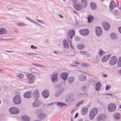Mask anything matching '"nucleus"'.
<instances>
[{
    "instance_id": "a19ab883",
    "label": "nucleus",
    "mask_w": 121,
    "mask_h": 121,
    "mask_svg": "<svg viewBox=\"0 0 121 121\" xmlns=\"http://www.w3.org/2000/svg\"><path fill=\"white\" fill-rule=\"evenodd\" d=\"M32 64L33 65H35V66H38V67H46V66H43V65H41L37 64V63H35V64L32 63Z\"/></svg>"
},
{
    "instance_id": "052dcab7",
    "label": "nucleus",
    "mask_w": 121,
    "mask_h": 121,
    "mask_svg": "<svg viewBox=\"0 0 121 121\" xmlns=\"http://www.w3.org/2000/svg\"><path fill=\"white\" fill-rule=\"evenodd\" d=\"M103 76L104 77H107V74H103Z\"/></svg>"
},
{
    "instance_id": "c03bdc74",
    "label": "nucleus",
    "mask_w": 121,
    "mask_h": 121,
    "mask_svg": "<svg viewBox=\"0 0 121 121\" xmlns=\"http://www.w3.org/2000/svg\"><path fill=\"white\" fill-rule=\"evenodd\" d=\"M111 88V86L110 85H107L106 87L105 90L106 91L108 90Z\"/></svg>"
},
{
    "instance_id": "aec40b11",
    "label": "nucleus",
    "mask_w": 121,
    "mask_h": 121,
    "mask_svg": "<svg viewBox=\"0 0 121 121\" xmlns=\"http://www.w3.org/2000/svg\"><path fill=\"white\" fill-rule=\"evenodd\" d=\"M68 76L67 73L65 72H64L62 73L60 75L61 78L64 81L65 80L67 79Z\"/></svg>"
},
{
    "instance_id": "5fc2aeb1",
    "label": "nucleus",
    "mask_w": 121,
    "mask_h": 121,
    "mask_svg": "<svg viewBox=\"0 0 121 121\" xmlns=\"http://www.w3.org/2000/svg\"><path fill=\"white\" fill-rule=\"evenodd\" d=\"M114 13L116 15H117L118 14V11L117 10H115L114 11Z\"/></svg>"
},
{
    "instance_id": "c9c22d12",
    "label": "nucleus",
    "mask_w": 121,
    "mask_h": 121,
    "mask_svg": "<svg viewBox=\"0 0 121 121\" xmlns=\"http://www.w3.org/2000/svg\"><path fill=\"white\" fill-rule=\"evenodd\" d=\"M110 36L111 38L113 39H115L117 38L116 36V34L114 33H111L110 35Z\"/></svg>"
},
{
    "instance_id": "2f4dec72",
    "label": "nucleus",
    "mask_w": 121,
    "mask_h": 121,
    "mask_svg": "<svg viewBox=\"0 0 121 121\" xmlns=\"http://www.w3.org/2000/svg\"><path fill=\"white\" fill-rule=\"evenodd\" d=\"M101 86L100 83L99 82H98L97 83L95 84V89L97 91H99L100 89Z\"/></svg>"
},
{
    "instance_id": "f03ea898",
    "label": "nucleus",
    "mask_w": 121,
    "mask_h": 121,
    "mask_svg": "<svg viewBox=\"0 0 121 121\" xmlns=\"http://www.w3.org/2000/svg\"><path fill=\"white\" fill-rule=\"evenodd\" d=\"M35 113L37 114V117L40 119H43L46 117V115L43 111L41 109H37Z\"/></svg>"
},
{
    "instance_id": "bb28decb",
    "label": "nucleus",
    "mask_w": 121,
    "mask_h": 121,
    "mask_svg": "<svg viewBox=\"0 0 121 121\" xmlns=\"http://www.w3.org/2000/svg\"><path fill=\"white\" fill-rule=\"evenodd\" d=\"M22 121H29V118L26 115H24L22 116L21 117Z\"/></svg>"
},
{
    "instance_id": "3c124183",
    "label": "nucleus",
    "mask_w": 121,
    "mask_h": 121,
    "mask_svg": "<svg viewBox=\"0 0 121 121\" xmlns=\"http://www.w3.org/2000/svg\"><path fill=\"white\" fill-rule=\"evenodd\" d=\"M36 20L38 22H39L42 23L43 24L44 23V22L43 21L41 20L38 19H37Z\"/></svg>"
},
{
    "instance_id": "774afa93",
    "label": "nucleus",
    "mask_w": 121,
    "mask_h": 121,
    "mask_svg": "<svg viewBox=\"0 0 121 121\" xmlns=\"http://www.w3.org/2000/svg\"><path fill=\"white\" fill-rule=\"evenodd\" d=\"M59 16L61 18H62L63 17V16L62 15H60V14H59Z\"/></svg>"
},
{
    "instance_id": "6e6552de",
    "label": "nucleus",
    "mask_w": 121,
    "mask_h": 121,
    "mask_svg": "<svg viewBox=\"0 0 121 121\" xmlns=\"http://www.w3.org/2000/svg\"><path fill=\"white\" fill-rule=\"evenodd\" d=\"M58 74L56 72H54L51 75L52 81L54 82L57 81L58 78H57Z\"/></svg>"
},
{
    "instance_id": "69168bd1",
    "label": "nucleus",
    "mask_w": 121,
    "mask_h": 121,
    "mask_svg": "<svg viewBox=\"0 0 121 121\" xmlns=\"http://www.w3.org/2000/svg\"><path fill=\"white\" fill-rule=\"evenodd\" d=\"M73 3H75L77 1V0H72Z\"/></svg>"
},
{
    "instance_id": "dca6fc26",
    "label": "nucleus",
    "mask_w": 121,
    "mask_h": 121,
    "mask_svg": "<svg viewBox=\"0 0 121 121\" xmlns=\"http://www.w3.org/2000/svg\"><path fill=\"white\" fill-rule=\"evenodd\" d=\"M116 6V4L115 2L112 1L109 5V9L110 10L112 11V10H113Z\"/></svg>"
},
{
    "instance_id": "4d7b16f0",
    "label": "nucleus",
    "mask_w": 121,
    "mask_h": 121,
    "mask_svg": "<svg viewBox=\"0 0 121 121\" xmlns=\"http://www.w3.org/2000/svg\"><path fill=\"white\" fill-rule=\"evenodd\" d=\"M39 55V54H37L32 53L31 55L32 56H35L38 55Z\"/></svg>"
},
{
    "instance_id": "79ce46f5",
    "label": "nucleus",
    "mask_w": 121,
    "mask_h": 121,
    "mask_svg": "<svg viewBox=\"0 0 121 121\" xmlns=\"http://www.w3.org/2000/svg\"><path fill=\"white\" fill-rule=\"evenodd\" d=\"M83 101V100H82L81 101L78 102L76 104V107H78L80 105L82 104Z\"/></svg>"
},
{
    "instance_id": "0e129e2a",
    "label": "nucleus",
    "mask_w": 121,
    "mask_h": 121,
    "mask_svg": "<svg viewBox=\"0 0 121 121\" xmlns=\"http://www.w3.org/2000/svg\"><path fill=\"white\" fill-rule=\"evenodd\" d=\"M6 52H14V51H6Z\"/></svg>"
},
{
    "instance_id": "f257e3e1",
    "label": "nucleus",
    "mask_w": 121,
    "mask_h": 121,
    "mask_svg": "<svg viewBox=\"0 0 121 121\" xmlns=\"http://www.w3.org/2000/svg\"><path fill=\"white\" fill-rule=\"evenodd\" d=\"M62 84L61 83L57 85L56 87V91L55 93V96L57 97L59 96L63 92L64 89L61 87Z\"/></svg>"
},
{
    "instance_id": "473e14b6",
    "label": "nucleus",
    "mask_w": 121,
    "mask_h": 121,
    "mask_svg": "<svg viewBox=\"0 0 121 121\" xmlns=\"http://www.w3.org/2000/svg\"><path fill=\"white\" fill-rule=\"evenodd\" d=\"M87 109L86 108H83L81 112V113L82 115H83L86 114L87 111Z\"/></svg>"
},
{
    "instance_id": "39448f33",
    "label": "nucleus",
    "mask_w": 121,
    "mask_h": 121,
    "mask_svg": "<svg viewBox=\"0 0 121 121\" xmlns=\"http://www.w3.org/2000/svg\"><path fill=\"white\" fill-rule=\"evenodd\" d=\"M13 100L14 104H19L21 102V97L18 95H16L13 98Z\"/></svg>"
},
{
    "instance_id": "f3484780",
    "label": "nucleus",
    "mask_w": 121,
    "mask_h": 121,
    "mask_svg": "<svg viewBox=\"0 0 121 121\" xmlns=\"http://www.w3.org/2000/svg\"><path fill=\"white\" fill-rule=\"evenodd\" d=\"M78 78L79 80L82 81H84L86 79V76L81 74L78 76Z\"/></svg>"
},
{
    "instance_id": "7c9ffc66",
    "label": "nucleus",
    "mask_w": 121,
    "mask_h": 121,
    "mask_svg": "<svg viewBox=\"0 0 121 121\" xmlns=\"http://www.w3.org/2000/svg\"><path fill=\"white\" fill-rule=\"evenodd\" d=\"M74 7L77 10H80L82 8L81 6L79 5L78 4H76L74 5Z\"/></svg>"
},
{
    "instance_id": "9b49d317",
    "label": "nucleus",
    "mask_w": 121,
    "mask_h": 121,
    "mask_svg": "<svg viewBox=\"0 0 121 121\" xmlns=\"http://www.w3.org/2000/svg\"><path fill=\"white\" fill-rule=\"evenodd\" d=\"M41 102L38 100H35L32 104V106L36 108L41 105Z\"/></svg>"
},
{
    "instance_id": "ddd939ff",
    "label": "nucleus",
    "mask_w": 121,
    "mask_h": 121,
    "mask_svg": "<svg viewBox=\"0 0 121 121\" xmlns=\"http://www.w3.org/2000/svg\"><path fill=\"white\" fill-rule=\"evenodd\" d=\"M42 94L43 97L47 98L48 97L49 94V91L47 90H45L42 92Z\"/></svg>"
},
{
    "instance_id": "e433bc0d",
    "label": "nucleus",
    "mask_w": 121,
    "mask_h": 121,
    "mask_svg": "<svg viewBox=\"0 0 121 121\" xmlns=\"http://www.w3.org/2000/svg\"><path fill=\"white\" fill-rule=\"evenodd\" d=\"M86 87L85 86H83L82 87V93H81L80 92L79 94L81 95H82L85 94V92H84L85 90L86 89Z\"/></svg>"
},
{
    "instance_id": "4c0bfd02",
    "label": "nucleus",
    "mask_w": 121,
    "mask_h": 121,
    "mask_svg": "<svg viewBox=\"0 0 121 121\" xmlns=\"http://www.w3.org/2000/svg\"><path fill=\"white\" fill-rule=\"evenodd\" d=\"M69 35H73L74 34V30H70L68 33Z\"/></svg>"
},
{
    "instance_id": "bf43d9fd",
    "label": "nucleus",
    "mask_w": 121,
    "mask_h": 121,
    "mask_svg": "<svg viewBox=\"0 0 121 121\" xmlns=\"http://www.w3.org/2000/svg\"><path fill=\"white\" fill-rule=\"evenodd\" d=\"M118 30L120 33H121V27H119L118 28Z\"/></svg>"
},
{
    "instance_id": "6e6d98bb",
    "label": "nucleus",
    "mask_w": 121,
    "mask_h": 121,
    "mask_svg": "<svg viewBox=\"0 0 121 121\" xmlns=\"http://www.w3.org/2000/svg\"><path fill=\"white\" fill-rule=\"evenodd\" d=\"M69 43L70 44V46L71 48L72 49H73V46H72V44L71 43V41H69Z\"/></svg>"
},
{
    "instance_id": "a878e982",
    "label": "nucleus",
    "mask_w": 121,
    "mask_h": 121,
    "mask_svg": "<svg viewBox=\"0 0 121 121\" xmlns=\"http://www.w3.org/2000/svg\"><path fill=\"white\" fill-rule=\"evenodd\" d=\"M110 56V55H108L103 57L101 59L102 62H105L108 59H109Z\"/></svg>"
},
{
    "instance_id": "cd10ccee",
    "label": "nucleus",
    "mask_w": 121,
    "mask_h": 121,
    "mask_svg": "<svg viewBox=\"0 0 121 121\" xmlns=\"http://www.w3.org/2000/svg\"><path fill=\"white\" fill-rule=\"evenodd\" d=\"M113 117L115 119H118L120 118L121 115L119 113H116L114 114Z\"/></svg>"
},
{
    "instance_id": "b1692460",
    "label": "nucleus",
    "mask_w": 121,
    "mask_h": 121,
    "mask_svg": "<svg viewBox=\"0 0 121 121\" xmlns=\"http://www.w3.org/2000/svg\"><path fill=\"white\" fill-rule=\"evenodd\" d=\"M7 32L6 29L4 28H2L0 29V34H7Z\"/></svg>"
},
{
    "instance_id": "f704fd0d",
    "label": "nucleus",
    "mask_w": 121,
    "mask_h": 121,
    "mask_svg": "<svg viewBox=\"0 0 121 121\" xmlns=\"http://www.w3.org/2000/svg\"><path fill=\"white\" fill-rule=\"evenodd\" d=\"M87 19L88 20V22L90 23L93 21L94 19V17L93 16L90 15L88 17Z\"/></svg>"
},
{
    "instance_id": "de8ad7c7",
    "label": "nucleus",
    "mask_w": 121,
    "mask_h": 121,
    "mask_svg": "<svg viewBox=\"0 0 121 121\" xmlns=\"http://www.w3.org/2000/svg\"><path fill=\"white\" fill-rule=\"evenodd\" d=\"M80 53L82 54L83 55H84L87 53V52L85 51H80Z\"/></svg>"
},
{
    "instance_id": "e2e57ef3",
    "label": "nucleus",
    "mask_w": 121,
    "mask_h": 121,
    "mask_svg": "<svg viewBox=\"0 0 121 121\" xmlns=\"http://www.w3.org/2000/svg\"><path fill=\"white\" fill-rule=\"evenodd\" d=\"M31 22H32L33 23H35V24H37V22L34 21H33L32 20V21H31Z\"/></svg>"
},
{
    "instance_id": "a211bd4d",
    "label": "nucleus",
    "mask_w": 121,
    "mask_h": 121,
    "mask_svg": "<svg viewBox=\"0 0 121 121\" xmlns=\"http://www.w3.org/2000/svg\"><path fill=\"white\" fill-rule=\"evenodd\" d=\"M33 96L34 97L36 98H38L39 97V91L36 89L35 90L33 91Z\"/></svg>"
},
{
    "instance_id": "c85d7f7f",
    "label": "nucleus",
    "mask_w": 121,
    "mask_h": 121,
    "mask_svg": "<svg viewBox=\"0 0 121 121\" xmlns=\"http://www.w3.org/2000/svg\"><path fill=\"white\" fill-rule=\"evenodd\" d=\"M77 47L78 49L80 50H82L84 48V45L83 44H79L77 45Z\"/></svg>"
},
{
    "instance_id": "4468645a",
    "label": "nucleus",
    "mask_w": 121,
    "mask_h": 121,
    "mask_svg": "<svg viewBox=\"0 0 121 121\" xmlns=\"http://www.w3.org/2000/svg\"><path fill=\"white\" fill-rule=\"evenodd\" d=\"M102 25L104 29L105 30H107L110 28V25L107 22H104L102 23Z\"/></svg>"
},
{
    "instance_id": "680f3d73",
    "label": "nucleus",
    "mask_w": 121,
    "mask_h": 121,
    "mask_svg": "<svg viewBox=\"0 0 121 121\" xmlns=\"http://www.w3.org/2000/svg\"><path fill=\"white\" fill-rule=\"evenodd\" d=\"M31 22H32L33 23H35V24H37V22L34 21H33L32 20V21H31Z\"/></svg>"
},
{
    "instance_id": "20e7f679",
    "label": "nucleus",
    "mask_w": 121,
    "mask_h": 121,
    "mask_svg": "<svg viewBox=\"0 0 121 121\" xmlns=\"http://www.w3.org/2000/svg\"><path fill=\"white\" fill-rule=\"evenodd\" d=\"M9 112L13 114H17L20 112L19 109L16 107H13L10 108L9 109Z\"/></svg>"
},
{
    "instance_id": "37998d69",
    "label": "nucleus",
    "mask_w": 121,
    "mask_h": 121,
    "mask_svg": "<svg viewBox=\"0 0 121 121\" xmlns=\"http://www.w3.org/2000/svg\"><path fill=\"white\" fill-rule=\"evenodd\" d=\"M104 53V52L102 50H100L99 52V55L100 56H102Z\"/></svg>"
},
{
    "instance_id": "2eb2a0df",
    "label": "nucleus",
    "mask_w": 121,
    "mask_h": 121,
    "mask_svg": "<svg viewBox=\"0 0 121 121\" xmlns=\"http://www.w3.org/2000/svg\"><path fill=\"white\" fill-rule=\"evenodd\" d=\"M62 43L63 45V47L65 48L68 49L69 48V45L67 39H64Z\"/></svg>"
},
{
    "instance_id": "72a5a7b5",
    "label": "nucleus",
    "mask_w": 121,
    "mask_h": 121,
    "mask_svg": "<svg viewBox=\"0 0 121 121\" xmlns=\"http://www.w3.org/2000/svg\"><path fill=\"white\" fill-rule=\"evenodd\" d=\"M28 70L32 73H35L37 72V70L33 68H30L28 69Z\"/></svg>"
},
{
    "instance_id": "9d476101",
    "label": "nucleus",
    "mask_w": 121,
    "mask_h": 121,
    "mask_svg": "<svg viewBox=\"0 0 121 121\" xmlns=\"http://www.w3.org/2000/svg\"><path fill=\"white\" fill-rule=\"evenodd\" d=\"M80 34L84 36L87 35L89 34V31L87 29H83L79 30Z\"/></svg>"
},
{
    "instance_id": "4be33fe9",
    "label": "nucleus",
    "mask_w": 121,
    "mask_h": 121,
    "mask_svg": "<svg viewBox=\"0 0 121 121\" xmlns=\"http://www.w3.org/2000/svg\"><path fill=\"white\" fill-rule=\"evenodd\" d=\"M75 80V78L73 77L70 76L67 79V81L68 83L69 84L73 83Z\"/></svg>"
},
{
    "instance_id": "6ab92c4d",
    "label": "nucleus",
    "mask_w": 121,
    "mask_h": 121,
    "mask_svg": "<svg viewBox=\"0 0 121 121\" xmlns=\"http://www.w3.org/2000/svg\"><path fill=\"white\" fill-rule=\"evenodd\" d=\"M23 96L27 98H29L31 97V92L29 91L25 92L23 95Z\"/></svg>"
},
{
    "instance_id": "1a4fd4ad",
    "label": "nucleus",
    "mask_w": 121,
    "mask_h": 121,
    "mask_svg": "<svg viewBox=\"0 0 121 121\" xmlns=\"http://www.w3.org/2000/svg\"><path fill=\"white\" fill-rule=\"evenodd\" d=\"M117 58L116 56L111 57L110 60V64L112 66L114 65L117 62Z\"/></svg>"
},
{
    "instance_id": "8fccbe9b",
    "label": "nucleus",
    "mask_w": 121,
    "mask_h": 121,
    "mask_svg": "<svg viewBox=\"0 0 121 121\" xmlns=\"http://www.w3.org/2000/svg\"><path fill=\"white\" fill-rule=\"evenodd\" d=\"M30 48H31L34 49H35L37 48L36 47L33 45H31V46Z\"/></svg>"
},
{
    "instance_id": "49530a36",
    "label": "nucleus",
    "mask_w": 121,
    "mask_h": 121,
    "mask_svg": "<svg viewBox=\"0 0 121 121\" xmlns=\"http://www.w3.org/2000/svg\"><path fill=\"white\" fill-rule=\"evenodd\" d=\"M101 119H102L101 117V116L100 115H99L97 117V121H99Z\"/></svg>"
},
{
    "instance_id": "0eeeda50",
    "label": "nucleus",
    "mask_w": 121,
    "mask_h": 121,
    "mask_svg": "<svg viewBox=\"0 0 121 121\" xmlns=\"http://www.w3.org/2000/svg\"><path fill=\"white\" fill-rule=\"evenodd\" d=\"M108 111L110 112L114 111L116 109V106L115 104H111L108 105Z\"/></svg>"
},
{
    "instance_id": "7ed1b4c3",
    "label": "nucleus",
    "mask_w": 121,
    "mask_h": 121,
    "mask_svg": "<svg viewBox=\"0 0 121 121\" xmlns=\"http://www.w3.org/2000/svg\"><path fill=\"white\" fill-rule=\"evenodd\" d=\"M98 112L97 109L96 108H94L90 111L89 115V118L90 120L94 118L95 115Z\"/></svg>"
},
{
    "instance_id": "393cba45",
    "label": "nucleus",
    "mask_w": 121,
    "mask_h": 121,
    "mask_svg": "<svg viewBox=\"0 0 121 121\" xmlns=\"http://www.w3.org/2000/svg\"><path fill=\"white\" fill-rule=\"evenodd\" d=\"M90 6L91 9L93 10H95L97 9L96 5L94 3H91L90 4Z\"/></svg>"
},
{
    "instance_id": "f8f14e48",
    "label": "nucleus",
    "mask_w": 121,
    "mask_h": 121,
    "mask_svg": "<svg viewBox=\"0 0 121 121\" xmlns=\"http://www.w3.org/2000/svg\"><path fill=\"white\" fill-rule=\"evenodd\" d=\"M95 32L97 35L99 36L102 34V29L100 27H97L96 28Z\"/></svg>"
},
{
    "instance_id": "603ef678",
    "label": "nucleus",
    "mask_w": 121,
    "mask_h": 121,
    "mask_svg": "<svg viewBox=\"0 0 121 121\" xmlns=\"http://www.w3.org/2000/svg\"><path fill=\"white\" fill-rule=\"evenodd\" d=\"M74 39L76 41H78L79 40V37L77 36H76L75 38Z\"/></svg>"
},
{
    "instance_id": "c756f323",
    "label": "nucleus",
    "mask_w": 121,
    "mask_h": 121,
    "mask_svg": "<svg viewBox=\"0 0 121 121\" xmlns=\"http://www.w3.org/2000/svg\"><path fill=\"white\" fill-rule=\"evenodd\" d=\"M15 24L18 26L22 27H25L27 26V25L26 24L21 22H20L19 23L17 22L15 23Z\"/></svg>"
},
{
    "instance_id": "412c9836",
    "label": "nucleus",
    "mask_w": 121,
    "mask_h": 121,
    "mask_svg": "<svg viewBox=\"0 0 121 121\" xmlns=\"http://www.w3.org/2000/svg\"><path fill=\"white\" fill-rule=\"evenodd\" d=\"M81 6L83 8H85L87 5V2L86 0H82Z\"/></svg>"
},
{
    "instance_id": "13d9d810",
    "label": "nucleus",
    "mask_w": 121,
    "mask_h": 121,
    "mask_svg": "<svg viewBox=\"0 0 121 121\" xmlns=\"http://www.w3.org/2000/svg\"><path fill=\"white\" fill-rule=\"evenodd\" d=\"M4 72V71L2 69H0V73H3Z\"/></svg>"
},
{
    "instance_id": "09e8293b",
    "label": "nucleus",
    "mask_w": 121,
    "mask_h": 121,
    "mask_svg": "<svg viewBox=\"0 0 121 121\" xmlns=\"http://www.w3.org/2000/svg\"><path fill=\"white\" fill-rule=\"evenodd\" d=\"M18 77L20 78L21 79L23 78L24 77V76L22 74H20L19 75H18Z\"/></svg>"
},
{
    "instance_id": "423d86ee",
    "label": "nucleus",
    "mask_w": 121,
    "mask_h": 121,
    "mask_svg": "<svg viewBox=\"0 0 121 121\" xmlns=\"http://www.w3.org/2000/svg\"><path fill=\"white\" fill-rule=\"evenodd\" d=\"M26 76L29 80V82L30 83L34 82V80L35 79V76L31 74H26Z\"/></svg>"
},
{
    "instance_id": "58836bf2",
    "label": "nucleus",
    "mask_w": 121,
    "mask_h": 121,
    "mask_svg": "<svg viewBox=\"0 0 121 121\" xmlns=\"http://www.w3.org/2000/svg\"><path fill=\"white\" fill-rule=\"evenodd\" d=\"M68 101L70 102H73L75 100V99L71 96H69V99H68Z\"/></svg>"
},
{
    "instance_id": "5701e85b",
    "label": "nucleus",
    "mask_w": 121,
    "mask_h": 121,
    "mask_svg": "<svg viewBox=\"0 0 121 121\" xmlns=\"http://www.w3.org/2000/svg\"><path fill=\"white\" fill-rule=\"evenodd\" d=\"M57 106L60 107V108H63L67 106L66 104L61 102H58L57 103Z\"/></svg>"
},
{
    "instance_id": "ea45409f",
    "label": "nucleus",
    "mask_w": 121,
    "mask_h": 121,
    "mask_svg": "<svg viewBox=\"0 0 121 121\" xmlns=\"http://www.w3.org/2000/svg\"><path fill=\"white\" fill-rule=\"evenodd\" d=\"M81 65L83 67H87L89 65V64L87 63H83Z\"/></svg>"
},
{
    "instance_id": "864d4df0",
    "label": "nucleus",
    "mask_w": 121,
    "mask_h": 121,
    "mask_svg": "<svg viewBox=\"0 0 121 121\" xmlns=\"http://www.w3.org/2000/svg\"><path fill=\"white\" fill-rule=\"evenodd\" d=\"M117 64L118 67H121V62L120 63V62L118 61Z\"/></svg>"
},
{
    "instance_id": "a18cd8bd",
    "label": "nucleus",
    "mask_w": 121,
    "mask_h": 121,
    "mask_svg": "<svg viewBox=\"0 0 121 121\" xmlns=\"http://www.w3.org/2000/svg\"><path fill=\"white\" fill-rule=\"evenodd\" d=\"M101 116V117L102 119L103 120L105 118V114H100V115Z\"/></svg>"
},
{
    "instance_id": "338daca9",
    "label": "nucleus",
    "mask_w": 121,
    "mask_h": 121,
    "mask_svg": "<svg viewBox=\"0 0 121 121\" xmlns=\"http://www.w3.org/2000/svg\"><path fill=\"white\" fill-rule=\"evenodd\" d=\"M118 61L120 62V63L121 62V57L119 58Z\"/></svg>"
}]
</instances>
